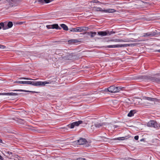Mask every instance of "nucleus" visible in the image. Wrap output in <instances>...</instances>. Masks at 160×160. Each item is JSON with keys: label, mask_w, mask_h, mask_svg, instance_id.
<instances>
[{"label": "nucleus", "mask_w": 160, "mask_h": 160, "mask_svg": "<svg viewBox=\"0 0 160 160\" xmlns=\"http://www.w3.org/2000/svg\"><path fill=\"white\" fill-rule=\"evenodd\" d=\"M13 91H23L25 92H31L30 91H27L26 90H23L22 89H19V90H12Z\"/></svg>", "instance_id": "23"}, {"label": "nucleus", "mask_w": 160, "mask_h": 160, "mask_svg": "<svg viewBox=\"0 0 160 160\" xmlns=\"http://www.w3.org/2000/svg\"><path fill=\"white\" fill-rule=\"evenodd\" d=\"M31 81H22V84H30Z\"/></svg>", "instance_id": "26"}, {"label": "nucleus", "mask_w": 160, "mask_h": 160, "mask_svg": "<svg viewBox=\"0 0 160 160\" xmlns=\"http://www.w3.org/2000/svg\"><path fill=\"white\" fill-rule=\"evenodd\" d=\"M156 34L155 33V32H153V34L150 33H144L143 34V35L142 36L143 37H146V36H154Z\"/></svg>", "instance_id": "17"}, {"label": "nucleus", "mask_w": 160, "mask_h": 160, "mask_svg": "<svg viewBox=\"0 0 160 160\" xmlns=\"http://www.w3.org/2000/svg\"><path fill=\"white\" fill-rule=\"evenodd\" d=\"M139 137L138 136H136L134 137V139L136 140H138V139Z\"/></svg>", "instance_id": "36"}, {"label": "nucleus", "mask_w": 160, "mask_h": 160, "mask_svg": "<svg viewBox=\"0 0 160 160\" xmlns=\"http://www.w3.org/2000/svg\"><path fill=\"white\" fill-rule=\"evenodd\" d=\"M2 28L1 26L0 25V29H1Z\"/></svg>", "instance_id": "46"}, {"label": "nucleus", "mask_w": 160, "mask_h": 160, "mask_svg": "<svg viewBox=\"0 0 160 160\" xmlns=\"http://www.w3.org/2000/svg\"><path fill=\"white\" fill-rule=\"evenodd\" d=\"M76 28L77 32H81L87 30L88 29V28L86 27H78Z\"/></svg>", "instance_id": "7"}, {"label": "nucleus", "mask_w": 160, "mask_h": 160, "mask_svg": "<svg viewBox=\"0 0 160 160\" xmlns=\"http://www.w3.org/2000/svg\"><path fill=\"white\" fill-rule=\"evenodd\" d=\"M14 83H21L22 84V81H17L14 82Z\"/></svg>", "instance_id": "30"}, {"label": "nucleus", "mask_w": 160, "mask_h": 160, "mask_svg": "<svg viewBox=\"0 0 160 160\" xmlns=\"http://www.w3.org/2000/svg\"><path fill=\"white\" fill-rule=\"evenodd\" d=\"M108 32V35H111L112 34L115 33V32L113 31H111L109 32V31H107Z\"/></svg>", "instance_id": "32"}, {"label": "nucleus", "mask_w": 160, "mask_h": 160, "mask_svg": "<svg viewBox=\"0 0 160 160\" xmlns=\"http://www.w3.org/2000/svg\"><path fill=\"white\" fill-rule=\"evenodd\" d=\"M46 27L48 29H52V25H47Z\"/></svg>", "instance_id": "33"}, {"label": "nucleus", "mask_w": 160, "mask_h": 160, "mask_svg": "<svg viewBox=\"0 0 160 160\" xmlns=\"http://www.w3.org/2000/svg\"><path fill=\"white\" fill-rule=\"evenodd\" d=\"M2 140L0 138V142H2Z\"/></svg>", "instance_id": "44"}, {"label": "nucleus", "mask_w": 160, "mask_h": 160, "mask_svg": "<svg viewBox=\"0 0 160 160\" xmlns=\"http://www.w3.org/2000/svg\"><path fill=\"white\" fill-rule=\"evenodd\" d=\"M121 89L122 88L120 87L112 86L106 89L105 91H108L109 92L111 93H116L119 92Z\"/></svg>", "instance_id": "2"}, {"label": "nucleus", "mask_w": 160, "mask_h": 160, "mask_svg": "<svg viewBox=\"0 0 160 160\" xmlns=\"http://www.w3.org/2000/svg\"><path fill=\"white\" fill-rule=\"evenodd\" d=\"M6 93H0V95H6Z\"/></svg>", "instance_id": "39"}, {"label": "nucleus", "mask_w": 160, "mask_h": 160, "mask_svg": "<svg viewBox=\"0 0 160 160\" xmlns=\"http://www.w3.org/2000/svg\"><path fill=\"white\" fill-rule=\"evenodd\" d=\"M144 98L145 100L151 101H157V99L156 98H152L147 97H145Z\"/></svg>", "instance_id": "11"}, {"label": "nucleus", "mask_w": 160, "mask_h": 160, "mask_svg": "<svg viewBox=\"0 0 160 160\" xmlns=\"http://www.w3.org/2000/svg\"><path fill=\"white\" fill-rule=\"evenodd\" d=\"M13 25V23L12 22H9L8 23V24L7 25V27L8 28H11Z\"/></svg>", "instance_id": "20"}, {"label": "nucleus", "mask_w": 160, "mask_h": 160, "mask_svg": "<svg viewBox=\"0 0 160 160\" xmlns=\"http://www.w3.org/2000/svg\"><path fill=\"white\" fill-rule=\"evenodd\" d=\"M82 121L80 120L77 122H75L72 123L71 124L68 125V127L71 128H73L75 126H78L80 124L82 123Z\"/></svg>", "instance_id": "5"}, {"label": "nucleus", "mask_w": 160, "mask_h": 160, "mask_svg": "<svg viewBox=\"0 0 160 160\" xmlns=\"http://www.w3.org/2000/svg\"><path fill=\"white\" fill-rule=\"evenodd\" d=\"M70 32H76V28H70L69 29Z\"/></svg>", "instance_id": "25"}, {"label": "nucleus", "mask_w": 160, "mask_h": 160, "mask_svg": "<svg viewBox=\"0 0 160 160\" xmlns=\"http://www.w3.org/2000/svg\"><path fill=\"white\" fill-rule=\"evenodd\" d=\"M158 52H160V49H159V50H158Z\"/></svg>", "instance_id": "45"}, {"label": "nucleus", "mask_w": 160, "mask_h": 160, "mask_svg": "<svg viewBox=\"0 0 160 160\" xmlns=\"http://www.w3.org/2000/svg\"><path fill=\"white\" fill-rule=\"evenodd\" d=\"M139 20H142V19H144V20H147V18L146 17H145L144 16L142 17L139 19Z\"/></svg>", "instance_id": "29"}, {"label": "nucleus", "mask_w": 160, "mask_h": 160, "mask_svg": "<svg viewBox=\"0 0 160 160\" xmlns=\"http://www.w3.org/2000/svg\"><path fill=\"white\" fill-rule=\"evenodd\" d=\"M53 81H31L30 84L34 86H45L46 84H51Z\"/></svg>", "instance_id": "1"}, {"label": "nucleus", "mask_w": 160, "mask_h": 160, "mask_svg": "<svg viewBox=\"0 0 160 160\" xmlns=\"http://www.w3.org/2000/svg\"><path fill=\"white\" fill-rule=\"evenodd\" d=\"M123 138V137H119V138H117L116 140H122V138Z\"/></svg>", "instance_id": "38"}, {"label": "nucleus", "mask_w": 160, "mask_h": 160, "mask_svg": "<svg viewBox=\"0 0 160 160\" xmlns=\"http://www.w3.org/2000/svg\"><path fill=\"white\" fill-rule=\"evenodd\" d=\"M25 18H26V19H32V20H35V19H42V18H41L40 17H37V18H33L32 17H30L29 18H28V17H25Z\"/></svg>", "instance_id": "22"}, {"label": "nucleus", "mask_w": 160, "mask_h": 160, "mask_svg": "<svg viewBox=\"0 0 160 160\" xmlns=\"http://www.w3.org/2000/svg\"><path fill=\"white\" fill-rule=\"evenodd\" d=\"M3 159V158L1 155H0V159L2 160Z\"/></svg>", "instance_id": "42"}, {"label": "nucleus", "mask_w": 160, "mask_h": 160, "mask_svg": "<svg viewBox=\"0 0 160 160\" xmlns=\"http://www.w3.org/2000/svg\"><path fill=\"white\" fill-rule=\"evenodd\" d=\"M98 34L102 36H105L108 34V32L106 31H100L98 32Z\"/></svg>", "instance_id": "10"}, {"label": "nucleus", "mask_w": 160, "mask_h": 160, "mask_svg": "<svg viewBox=\"0 0 160 160\" xmlns=\"http://www.w3.org/2000/svg\"><path fill=\"white\" fill-rule=\"evenodd\" d=\"M147 125L148 127H154L156 128L158 127V124L156 122L152 120L149 122L147 124Z\"/></svg>", "instance_id": "4"}, {"label": "nucleus", "mask_w": 160, "mask_h": 160, "mask_svg": "<svg viewBox=\"0 0 160 160\" xmlns=\"http://www.w3.org/2000/svg\"><path fill=\"white\" fill-rule=\"evenodd\" d=\"M6 95L8 96H15L18 95L17 93L10 92V93H6Z\"/></svg>", "instance_id": "21"}, {"label": "nucleus", "mask_w": 160, "mask_h": 160, "mask_svg": "<svg viewBox=\"0 0 160 160\" xmlns=\"http://www.w3.org/2000/svg\"><path fill=\"white\" fill-rule=\"evenodd\" d=\"M105 124L104 123H100L99 122H96L94 124V126L97 128H99Z\"/></svg>", "instance_id": "13"}, {"label": "nucleus", "mask_w": 160, "mask_h": 160, "mask_svg": "<svg viewBox=\"0 0 160 160\" xmlns=\"http://www.w3.org/2000/svg\"><path fill=\"white\" fill-rule=\"evenodd\" d=\"M155 33L156 34V35H160V32H159L158 33H156L155 32Z\"/></svg>", "instance_id": "41"}, {"label": "nucleus", "mask_w": 160, "mask_h": 160, "mask_svg": "<svg viewBox=\"0 0 160 160\" xmlns=\"http://www.w3.org/2000/svg\"><path fill=\"white\" fill-rule=\"evenodd\" d=\"M135 113V111L134 110H131L128 114V116L131 117L133 116L134 113Z\"/></svg>", "instance_id": "18"}, {"label": "nucleus", "mask_w": 160, "mask_h": 160, "mask_svg": "<svg viewBox=\"0 0 160 160\" xmlns=\"http://www.w3.org/2000/svg\"><path fill=\"white\" fill-rule=\"evenodd\" d=\"M0 25L1 26L3 29L6 30L8 29V28L7 27V25L6 23L4 22H1L0 23Z\"/></svg>", "instance_id": "9"}, {"label": "nucleus", "mask_w": 160, "mask_h": 160, "mask_svg": "<svg viewBox=\"0 0 160 160\" xmlns=\"http://www.w3.org/2000/svg\"><path fill=\"white\" fill-rule=\"evenodd\" d=\"M81 39H71V40H68V42L69 43H72V42H79L81 41L80 40H81Z\"/></svg>", "instance_id": "12"}, {"label": "nucleus", "mask_w": 160, "mask_h": 160, "mask_svg": "<svg viewBox=\"0 0 160 160\" xmlns=\"http://www.w3.org/2000/svg\"><path fill=\"white\" fill-rule=\"evenodd\" d=\"M91 37H93L95 36V35L96 34V32H91Z\"/></svg>", "instance_id": "31"}, {"label": "nucleus", "mask_w": 160, "mask_h": 160, "mask_svg": "<svg viewBox=\"0 0 160 160\" xmlns=\"http://www.w3.org/2000/svg\"><path fill=\"white\" fill-rule=\"evenodd\" d=\"M152 82L160 83V78L155 77L152 78Z\"/></svg>", "instance_id": "14"}, {"label": "nucleus", "mask_w": 160, "mask_h": 160, "mask_svg": "<svg viewBox=\"0 0 160 160\" xmlns=\"http://www.w3.org/2000/svg\"><path fill=\"white\" fill-rule=\"evenodd\" d=\"M38 2L42 3H43L44 2V0H38Z\"/></svg>", "instance_id": "37"}, {"label": "nucleus", "mask_w": 160, "mask_h": 160, "mask_svg": "<svg viewBox=\"0 0 160 160\" xmlns=\"http://www.w3.org/2000/svg\"><path fill=\"white\" fill-rule=\"evenodd\" d=\"M91 2H93L95 3H99L100 4H103V3H102L101 2H100L98 0H92V1Z\"/></svg>", "instance_id": "24"}, {"label": "nucleus", "mask_w": 160, "mask_h": 160, "mask_svg": "<svg viewBox=\"0 0 160 160\" xmlns=\"http://www.w3.org/2000/svg\"><path fill=\"white\" fill-rule=\"evenodd\" d=\"M113 127H114V128H116L118 127V126L116 125H114L113 126Z\"/></svg>", "instance_id": "40"}, {"label": "nucleus", "mask_w": 160, "mask_h": 160, "mask_svg": "<svg viewBox=\"0 0 160 160\" xmlns=\"http://www.w3.org/2000/svg\"><path fill=\"white\" fill-rule=\"evenodd\" d=\"M87 141L85 138H81L77 141V143L79 145H82L85 143Z\"/></svg>", "instance_id": "8"}, {"label": "nucleus", "mask_w": 160, "mask_h": 160, "mask_svg": "<svg viewBox=\"0 0 160 160\" xmlns=\"http://www.w3.org/2000/svg\"><path fill=\"white\" fill-rule=\"evenodd\" d=\"M94 10L97 11H100L102 12L105 13H113L116 12V10L113 9L109 8L106 10L105 9H103L100 7L94 8Z\"/></svg>", "instance_id": "3"}, {"label": "nucleus", "mask_w": 160, "mask_h": 160, "mask_svg": "<svg viewBox=\"0 0 160 160\" xmlns=\"http://www.w3.org/2000/svg\"><path fill=\"white\" fill-rule=\"evenodd\" d=\"M5 48V47L4 46L0 45V48L2 49H4Z\"/></svg>", "instance_id": "35"}, {"label": "nucleus", "mask_w": 160, "mask_h": 160, "mask_svg": "<svg viewBox=\"0 0 160 160\" xmlns=\"http://www.w3.org/2000/svg\"><path fill=\"white\" fill-rule=\"evenodd\" d=\"M65 58H64L65 59H69V58H68V57H65Z\"/></svg>", "instance_id": "43"}, {"label": "nucleus", "mask_w": 160, "mask_h": 160, "mask_svg": "<svg viewBox=\"0 0 160 160\" xmlns=\"http://www.w3.org/2000/svg\"><path fill=\"white\" fill-rule=\"evenodd\" d=\"M128 46L127 44H117L112 45H108L106 46L108 48H120L122 47H127Z\"/></svg>", "instance_id": "6"}, {"label": "nucleus", "mask_w": 160, "mask_h": 160, "mask_svg": "<svg viewBox=\"0 0 160 160\" xmlns=\"http://www.w3.org/2000/svg\"><path fill=\"white\" fill-rule=\"evenodd\" d=\"M77 160H86L85 159L82 158H78L77 159Z\"/></svg>", "instance_id": "34"}, {"label": "nucleus", "mask_w": 160, "mask_h": 160, "mask_svg": "<svg viewBox=\"0 0 160 160\" xmlns=\"http://www.w3.org/2000/svg\"><path fill=\"white\" fill-rule=\"evenodd\" d=\"M19 79H23L25 80H32L31 78H19Z\"/></svg>", "instance_id": "28"}, {"label": "nucleus", "mask_w": 160, "mask_h": 160, "mask_svg": "<svg viewBox=\"0 0 160 160\" xmlns=\"http://www.w3.org/2000/svg\"><path fill=\"white\" fill-rule=\"evenodd\" d=\"M111 41H115L116 42H121L123 41L122 40H120V39H116L114 40H112Z\"/></svg>", "instance_id": "27"}, {"label": "nucleus", "mask_w": 160, "mask_h": 160, "mask_svg": "<svg viewBox=\"0 0 160 160\" xmlns=\"http://www.w3.org/2000/svg\"><path fill=\"white\" fill-rule=\"evenodd\" d=\"M52 29H57L61 30V28L59 27L58 24H54L52 25Z\"/></svg>", "instance_id": "16"}, {"label": "nucleus", "mask_w": 160, "mask_h": 160, "mask_svg": "<svg viewBox=\"0 0 160 160\" xmlns=\"http://www.w3.org/2000/svg\"><path fill=\"white\" fill-rule=\"evenodd\" d=\"M25 22H14V25H17L18 24L19 25H21L22 24L24 23H25Z\"/></svg>", "instance_id": "19"}, {"label": "nucleus", "mask_w": 160, "mask_h": 160, "mask_svg": "<svg viewBox=\"0 0 160 160\" xmlns=\"http://www.w3.org/2000/svg\"><path fill=\"white\" fill-rule=\"evenodd\" d=\"M60 25L64 30L68 31V27L65 24H62Z\"/></svg>", "instance_id": "15"}]
</instances>
